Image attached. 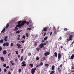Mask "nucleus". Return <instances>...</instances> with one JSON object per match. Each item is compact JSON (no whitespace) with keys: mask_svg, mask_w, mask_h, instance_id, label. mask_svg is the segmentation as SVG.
I'll use <instances>...</instances> for the list:
<instances>
[{"mask_svg":"<svg viewBox=\"0 0 74 74\" xmlns=\"http://www.w3.org/2000/svg\"><path fill=\"white\" fill-rule=\"evenodd\" d=\"M26 23V21H20L18 22V25H16V27H15V29H14V30L16 31V30H18V28L17 27H19V28H21L23 26L25 25V24Z\"/></svg>","mask_w":74,"mask_h":74,"instance_id":"nucleus-1","label":"nucleus"},{"mask_svg":"<svg viewBox=\"0 0 74 74\" xmlns=\"http://www.w3.org/2000/svg\"><path fill=\"white\" fill-rule=\"evenodd\" d=\"M36 70V68L35 67L34 68H32L31 70V73L32 74H34Z\"/></svg>","mask_w":74,"mask_h":74,"instance_id":"nucleus-2","label":"nucleus"},{"mask_svg":"<svg viewBox=\"0 0 74 74\" xmlns=\"http://www.w3.org/2000/svg\"><path fill=\"white\" fill-rule=\"evenodd\" d=\"M25 63V62L23 61L21 63V64H22V66L23 67H25L26 66V64Z\"/></svg>","mask_w":74,"mask_h":74,"instance_id":"nucleus-3","label":"nucleus"},{"mask_svg":"<svg viewBox=\"0 0 74 74\" xmlns=\"http://www.w3.org/2000/svg\"><path fill=\"white\" fill-rule=\"evenodd\" d=\"M58 60H59L60 59H61V58H62V55L60 53H58Z\"/></svg>","mask_w":74,"mask_h":74,"instance_id":"nucleus-4","label":"nucleus"},{"mask_svg":"<svg viewBox=\"0 0 74 74\" xmlns=\"http://www.w3.org/2000/svg\"><path fill=\"white\" fill-rule=\"evenodd\" d=\"M69 38L71 41L73 40V35H72L69 36Z\"/></svg>","mask_w":74,"mask_h":74,"instance_id":"nucleus-5","label":"nucleus"},{"mask_svg":"<svg viewBox=\"0 0 74 74\" xmlns=\"http://www.w3.org/2000/svg\"><path fill=\"white\" fill-rule=\"evenodd\" d=\"M44 47V46L43 45V43H41L40 45H39V47L40 48H42Z\"/></svg>","mask_w":74,"mask_h":74,"instance_id":"nucleus-6","label":"nucleus"},{"mask_svg":"<svg viewBox=\"0 0 74 74\" xmlns=\"http://www.w3.org/2000/svg\"><path fill=\"white\" fill-rule=\"evenodd\" d=\"M8 38V37L7 36H5V38L4 39L5 41V42H7L8 40L7 39V38Z\"/></svg>","mask_w":74,"mask_h":74,"instance_id":"nucleus-7","label":"nucleus"},{"mask_svg":"<svg viewBox=\"0 0 74 74\" xmlns=\"http://www.w3.org/2000/svg\"><path fill=\"white\" fill-rule=\"evenodd\" d=\"M49 55V53L48 52H46V53H44L45 56H47Z\"/></svg>","mask_w":74,"mask_h":74,"instance_id":"nucleus-8","label":"nucleus"},{"mask_svg":"<svg viewBox=\"0 0 74 74\" xmlns=\"http://www.w3.org/2000/svg\"><path fill=\"white\" fill-rule=\"evenodd\" d=\"M74 58V54H72V55L71 56V58L70 59H71V60H73V59Z\"/></svg>","mask_w":74,"mask_h":74,"instance_id":"nucleus-9","label":"nucleus"},{"mask_svg":"<svg viewBox=\"0 0 74 74\" xmlns=\"http://www.w3.org/2000/svg\"><path fill=\"white\" fill-rule=\"evenodd\" d=\"M7 51L6 50H4V51L3 52V53L4 54V55H6L7 54Z\"/></svg>","mask_w":74,"mask_h":74,"instance_id":"nucleus-10","label":"nucleus"},{"mask_svg":"<svg viewBox=\"0 0 74 74\" xmlns=\"http://www.w3.org/2000/svg\"><path fill=\"white\" fill-rule=\"evenodd\" d=\"M5 31V28H4L1 31V33H4V32Z\"/></svg>","mask_w":74,"mask_h":74,"instance_id":"nucleus-11","label":"nucleus"},{"mask_svg":"<svg viewBox=\"0 0 74 74\" xmlns=\"http://www.w3.org/2000/svg\"><path fill=\"white\" fill-rule=\"evenodd\" d=\"M1 60L2 61V62H4V58L3 57H1Z\"/></svg>","mask_w":74,"mask_h":74,"instance_id":"nucleus-12","label":"nucleus"},{"mask_svg":"<svg viewBox=\"0 0 74 74\" xmlns=\"http://www.w3.org/2000/svg\"><path fill=\"white\" fill-rule=\"evenodd\" d=\"M54 56L55 57H58V55L57 54V53L55 52L54 53Z\"/></svg>","mask_w":74,"mask_h":74,"instance_id":"nucleus-13","label":"nucleus"},{"mask_svg":"<svg viewBox=\"0 0 74 74\" xmlns=\"http://www.w3.org/2000/svg\"><path fill=\"white\" fill-rule=\"evenodd\" d=\"M29 66H30V67H31V68H32L33 67V65L32 64H29Z\"/></svg>","mask_w":74,"mask_h":74,"instance_id":"nucleus-14","label":"nucleus"},{"mask_svg":"<svg viewBox=\"0 0 74 74\" xmlns=\"http://www.w3.org/2000/svg\"><path fill=\"white\" fill-rule=\"evenodd\" d=\"M55 73V71H52L51 73H50V74H53Z\"/></svg>","mask_w":74,"mask_h":74,"instance_id":"nucleus-15","label":"nucleus"},{"mask_svg":"<svg viewBox=\"0 0 74 74\" xmlns=\"http://www.w3.org/2000/svg\"><path fill=\"white\" fill-rule=\"evenodd\" d=\"M17 46H18V48H20V47L21 46V45L20 44H17Z\"/></svg>","mask_w":74,"mask_h":74,"instance_id":"nucleus-16","label":"nucleus"},{"mask_svg":"<svg viewBox=\"0 0 74 74\" xmlns=\"http://www.w3.org/2000/svg\"><path fill=\"white\" fill-rule=\"evenodd\" d=\"M21 32H22V30L21 31H17L16 32V34L18 33H21Z\"/></svg>","mask_w":74,"mask_h":74,"instance_id":"nucleus-17","label":"nucleus"},{"mask_svg":"<svg viewBox=\"0 0 74 74\" xmlns=\"http://www.w3.org/2000/svg\"><path fill=\"white\" fill-rule=\"evenodd\" d=\"M3 41H4V40L3 39L1 40H0V43H3L4 42H3Z\"/></svg>","mask_w":74,"mask_h":74,"instance_id":"nucleus-18","label":"nucleus"},{"mask_svg":"<svg viewBox=\"0 0 74 74\" xmlns=\"http://www.w3.org/2000/svg\"><path fill=\"white\" fill-rule=\"evenodd\" d=\"M6 44V47H8V45H9V43L8 42H6L5 43Z\"/></svg>","mask_w":74,"mask_h":74,"instance_id":"nucleus-19","label":"nucleus"},{"mask_svg":"<svg viewBox=\"0 0 74 74\" xmlns=\"http://www.w3.org/2000/svg\"><path fill=\"white\" fill-rule=\"evenodd\" d=\"M58 70H59L58 71L59 73H60V72H61V70L60 69V68H59V67H58Z\"/></svg>","mask_w":74,"mask_h":74,"instance_id":"nucleus-20","label":"nucleus"},{"mask_svg":"<svg viewBox=\"0 0 74 74\" xmlns=\"http://www.w3.org/2000/svg\"><path fill=\"white\" fill-rule=\"evenodd\" d=\"M47 27L45 28V27L44 29V31H45V32H47Z\"/></svg>","mask_w":74,"mask_h":74,"instance_id":"nucleus-21","label":"nucleus"},{"mask_svg":"<svg viewBox=\"0 0 74 74\" xmlns=\"http://www.w3.org/2000/svg\"><path fill=\"white\" fill-rule=\"evenodd\" d=\"M8 26H9V24L8 23L7 24L6 26V28H8Z\"/></svg>","mask_w":74,"mask_h":74,"instance_id":"nucleus-22","label":"nucleus"},{"mask_svg":"<svg viewBox=\"0 0 74 74\" xmlns=\"http://www.w3.org/2000/svg\"><path fill=\"white\" fill-rule=\"evenodd\" d=\"M47 38H48V37L47 36L46 37L44 38V41H45V40H47Z\"/></svg>","mask_w":74,"mask_h":74,"instance_id":"nucleus-23","label":"nucleus"},{"mask_svg":"<svg viewBox=\"0 0 74 74\" xmlns=\"http://www.w3.org/2000/svg\"><path fill=\"white\" fill-rule=\"evenodd\" d=\"M55 67V66H53L52 67V69L51 70H54V68Z\"/></svg>","mask_w":74,"mask_h":74,"instance_id":"nucleus-24","label":"nucleus"},{"mask_svg":"<svg viewBox=\"0 0 74 74\" xmlns=\"http://www.w3.org/2000/svg\"><path fill=\"white\" fill-rule=\"evenodd\" d=\"M13 46H14V43H11L10 44V46L11 47H13Z\"/></svg>","mask_w":74,"mask_h":74,"instance_id":"nucleus-25","label":"nucleus"},{"mask_svg":"<svg viewBox=\"0 0 74 74\" xmlns=\"http://www.w3.org/2000/svg\"><path fill=\"white\" fill-rule=\"evenodd\" d=\"M40 66V65L38 64L36 66V68H38V67H39V66Z\"/></svg>","mask_w":74,"mask_h":74,"instance_id":"nucleus-26","label":"nucleus"},{"mask_svg":"<svg viewBox=\"0 0 74 74\" xmlns=\"http://www.w3.org/2000/svg\"><path fill=\"white\" fill-rule=\"evenodd\" d=\"M23 56H21V61H22V60H23Z\"/></svg>","mask_w":74,"mask_h":74,"instance_id":"nucleus-27","label":"nucleus"},{"mask_svg":"<svg viewBox=\"0 0 74 74\" xmlns=\"http://www.w3.org/2000/svg\"><path fill=\"white\" fill-rule=\"evenodd\" d=\"M45 66H47V67H48L49 66V65L48 64H45Z\"/></svg>","mask_w":74,"mask_h":74,"instance_id":"nucleus-28","label":"nucleus"},{"mask_svg":"<svg viewBox=\"0 0 74 74\" xmlns=\"http://www.w3.org/2000/svg\"><path fill=\"white\" fill-rule=\"evenodd\" d=\"M28 55L29 56H31V53H28Z\"/></svg>","mask_w":74,"mask_h":74,"instance_id":"nucleus-29","label":"nucleus"},{"mask_svg":"<svg viewBox=\"0 0 74 74\" xmlns=\"http://www.w3.org/2000/svg\"><path fill=\"white\" fill-rule=\"evenodd\" d=\"M21 71V69H18V73H20Z\"/></svg>","mask_w":74,"mask_h":74,"instance_id":"nucleus-30","label":"nucleus"},{"mask_svg":"<svg viewBox=\"0 0 74 74\" xmlns=\"http://www.w3.org/2000/svg\"><path fill=\"white\" fill-rule=\"evenodd\" d=\"M3 47H5V45H6V44L5 43H3Z\"/></svg>","mask_w":74,"mask_h":74,"instance_id":"nucleus-31","label":"nucleus"},{"mask_svg":"<svg viewBox=\"0 0 74 74\" xmlns=\"http://www.w3.org/2000/svg\"><path fill=\"white\" fill-rule=\"evenodd\" d=\"M31 29H32V28H28L27 29V30H31Z\"/></svg>","mask_w":74,"mask_h":74,"instance_id":"nucleus-32","label":"nucleus"},{"mask_svg":"<svg viewBox=\"0 0 74 74\" xmlns=\"http://www.w3.org/2000/svg\"><path fill=\"white\" fill-rule=\"evenodd\" d=\"M22 38H24V39H25V36L24 35H23V37H22Z\"/></svg>","mask_w":74,"mask_h":74,"instance_id":"nucleus-33","label":"nucleus"},{"mask_svg":"<svg viewBox=\"0 0 74 74\" xmlns=\"http://www.w3.org/2000/svg\"><path fill=\"white\" fill-rule=\"evenodd\" d=\"M26 37H29V34H28V33H26Z\"/></svg>","mask_w":74,"mask_h":74,"instance_id":"nucleus-34","label":"nucleus"},{"mask_svg":"<svg viewBox=\"0 0 74 74\" xmlns=\"http://www.w3.org/2000/svg\"><path fill=\"white\" fill-rule=\"evenodd\" d=\"M6 66H7V65H6V64H3V67H5Z\"/></svg>","mask_w":74,"mask_h":74,"instance_id":"nucleus-35","label":"nucleus"},{"mask_svg":"<svg viewBox=\"0 0 74 74\" xmlns=\"http://www.w3.org/2000/svg\"><path fill=\"white\" fill-rule=\"evenodd\" d=\"M23 52V49H21V53H22Z\"/></svg>","mask_w":74,"mask_h":74,"instance_id":"nucleus-36","label":"nucleus"},{"mask_svg":"<svg viewBox=\"0 0 74 74\" xmlns=\"http://www.w3.org/2000/svg\"><path fill=\"white\" fill-rule=\"evenodd\" d=\"M16 52V55H18V51H15Z\"/></svg>","mask_w":74,"mask_h":74,"instance_id":"nucleus-37","label":"nucleus"},{"mask_svg":"<svg viewBox=\"0 0 74 74\" xmlns=\"http://www.w3.org/2000/svg\"><path fill=\"white\" fill-rule=\"evenodd\" d=\"M40 66H42L43 65V63L41 62L40 64Z\"/></svg>","mask_w":74,"mask_h":74,"instance_id":"nucleus-38","label":"nucleus"},{"mask_svg":"<svg viewBox=\"0 0 74 74\" xmlns=\"http://www.w3.org/2000/svg\"><path fill=\"white\" fill-rule=\"evenodd\" d=\"M11 64H12V65L14 66V65H15V63H11Z\"/></svg>","mask_w":74,"mask_h":74,"instance_id":"nucleus-39","label":"nucleus"},{"mask_svg":"<svg viewBox=\"0 0 74 74\" xmlns=\"http://www.w3.org/2000/svg\"><path fill=\"white\" fill-rule=\"evenodd\" d=\"M64 30L65 31H67V29L66 28H65L64 29Z\"/></svg>","mask_w":74,"mask_h":74,"instance_id":"nucleus-40","label":"nucleus"},{"mask_svg":"<svg viewBox=\"0 0 74 74\" xmlns=\"http://www.w3.org/2000/svg\"><path fill=\"white\" fill-rule=\"evenodd\" d=\"M21 42H22V43H24L25 42V41L24 40H22L21 41Z\"/></svg>","mask_w":74,"mask_h":74,"instance_id":"nucleus-41","label":"nucleus"},{"mask_svg":"<svg viewBox=\"0 0 74 74\" xmlns=\"http://www.w3.org/2000/svg\"><path fill=\"white\" fill-rule=\"evenodd\" d=\"M12 62H14L13 60H11V61L10 62V63H12Z\"/></svg>","mask_w":74,"mask_h":74,"instance_id":"nucleus-42","label":"nucleus"},{"mask_svg":"<svg viewBox=\"0 0 74 74\" xmlns=\"http://www.w3.org/2000/svg\"><path fill=\"white\" fill-rule=\"evenodd\" d=\"M39 59H40V58H38V57H37V58H36V60H38Z\"/></svg>","mask_w":74,"mask_h":74,"instance_id":"nucleus-43","label":"nucleus"},{"mask_svg":"<svg viewBox=\"0 0 74 74\" xmlns=\"http://www.w3.org/2000/svg\"><path fill=\"white\" fill-rule=\"evenodd\" d=\"M37 51H40V49H40V48H38H38H37Z\"/></svg>","mask_w":74,"mask_h":74,"instance_id":"nucleus-44","label":"nucleus"},{"mask_svg":"<svg viewBox=\"0 0 74 74\" xmlns=\"http://www.w3.org/2000/svg\"><path fill=\"white\" fill-rule=\"evenodd\" d=\"M4 72H6V71H7V69H4Z\"/></svg>","mask_w":74,"mask_h":74,"instance_id":"nucleus-45","label":"nucleus"},{"mask_svg":"<svg viewBox=\"0 0 74 74\" xmlns=\"http://www.w3.org/2000/svg\"><path fill=\"white\" fill-rule=\"evenodd\" d=\"M18 60V59L17 58H16L15 59V62H16Z\"/></svg>","mask_w":74,"mask_h":74,"instance_id":"nucleus-46","label":"nucleus"},{"mask_svg":"<svg viewBox=\"0 0 74 74\" xmlns=\"http://www.w3.org/2000/svg\"><path fill=\"white\" fill-rule=\"evenodd\" d=\"M42 59H43V60H46V59L45 58V57H44L42 58Z\"/></svg>","mask_w":74,"mask_h":74,"instance_id":"nucleus-47","label":"nucleus"},{"mask_svg":"<svg viewBox=\"0 0 74 74\" xmlns=\"http://www.w3.org/2000/svg\"><path fill=\"white\" fill-rule=\"evenodd\" d=\"M2 50V48L0 47V51Z\"/></svg>","mask_w":74,"mask_h":74,"instance_id":"nucleus-48","label":"nucleus"},{"mask_svg":"<svg viewBox=\"0 0 74 74\" xmlns=\"http://www.w3.org/2000/svg\"><path fill=\"white\" fill-rule=\"evenodd\" d=\"M45 35H46V32H45L44 34V36H45Z\"/></svg>","mask_w":74,"mask_h":74,"instance_id":"nucleus-49","label":"nucleus"},{"mask_svg":"<svg viewBox=\"0 0 74 74\" xmlns=\"http://www.w3.org/2000/svg\"><path fill=\"white\" fill-rule=\"evenodd\" d=\"M52 32H50V36H51V35H52Z\"/></svg>","mask_w":74,"mask_h":74,"instance_id":"nucleus-50","label":"nucleus"},{"mask_svg":"<svg viewBox=\"0 0 74 74\" xmlns=\"http://www.w3.org/2000/svg\"><path fill=\"white\" fill-rule=\"evenodd\" d=\"M67 41L68 42V41H70V39H67Z\"/></svg>","mask_w":74,"mask_h":74,"instance_id":"nucleus-51","label":"nucleus"},{"mask_svg":"<svg viewBox=\"0 0 74 74\" xmlns=\"http://www.w3.org/2000/svg\"><path fill=\"white\" fill-rule=\"evenodd\" d=\"M20 37L21 36H20V35H18V38H20Z\"/></svg>","mask_w":74,"mask_h":74,"instance_id":"nucleus-52","label":"nucleus"},{"mask_svg":"<svg viewBox=\"0 0 74 74\" xmlns=\"http://www.w3.org/2000/svg\"><path fill=\"white\" fill-rule=\"evenodd\" d=\"M9 68V66H7L6 67V69H8Z\"/></svg>","mask_w":74,"mask_h":74,"instance_id":"nucleus-53","label":"nucleus"},{"mask_svg":"<svg viewBox=\"0 0 74 74\" xmlns=\"http://www.w3.org/2000/svg\"><path fill=\"white\" fill-rule=\"evenodd\" d=\"M26 23L27 25H29V22H27Z\"/></svg>","mask_w":74,"mask_h":74,"instance_id":"nucleus-54","label":"nucleus"},{"mask_svg":"<svg viewBox=\"0 0 74 74\" xmlns=\"http://www.w3.org/2000/svg\"><path fill=\"white\" fill-rule=\"evenodd\" d=\"M8 74H11V72H10V71H9V72H8Z\"/></svg>","mask_w":74,"mask_h":74,"instance_id":"nucleus-55","label":"nucleus"},{"mask_svg":"<svg viewBox=\"0 0 74 74\" xmlns=\"http://www.w3.org/2000/svg\"><path fill=\"white\" fill-rule=\"evenodd\" d=\"M10 55H11V53H9L8 54V56H10Z\"/></svg>","mask_w":74,"mask_h":74,"instance_id":"nucleus-56","label":"nucleus"},{"mask_svg":"<svg viewBox=\"0 0 74 74\" xmlns=\"http://www.w3.org/2000/svg\"><path fill=\"white\" fill-rule=\"evenodd\" d=\"M43 45H46V43H43Z\"/></svg>","mask_w":74,"mask_h":74,"instance_id":"nucleus-57","label":"nucleus"},{"mask_svg":"<svg viewBox=\"0 0 74 74\" xmlns=\"http://www.w3.org/2000/svg\"><path fill=\"white\" fill-rule=\"evenodd\" d=\"M62 67V64H61L60 65V67Z\"/></svg>","mask_w":74,"mask_h":74,"instance_id":"nucleus-58","label":"nucleus"},{"mask_svg":"<svg viewBox=\"0 0 74 74\" xmlns=\"http://www.w3.org/2000/svg\"><path fill=\"white\" fill-rule=\"evenodd\" d=\"M72 69H73V70H74V67H72L71 68Z\"/></svg>","mask_w":74,"mask_h":74,"instance_id":"nucleus-59","label":"nucleus"},{"mask_svg":"<svg viewBox=\"0 0 74 74\" xmlns=\"http://www.w3.org/2000/svg\"><path fill=\"white\" fill-rule=\"evenodd\" d=\"M59 39H60V40H62V37H60L59 38Z\"/></svg>","mask_w":74,"mask_h":74,"instance_id":"nucleus-60","label":"nucleus"},{"mask_svg":"<svg viewBox=\"0 0 74 74\" xmlns=\"http://www.w3.org/2000/svg\"><path fill=\"white\" fill-rule=\"evenodd\" d=\"M42 42H44V40H42Z\"/></svg>","mask_w":74,"mask_h":74,"instance_id":"nucleus-61","label":"nucleus"},{"mask_svg":"<svg viewBox=\"0 0 74 74\" xmlns=\"http://www.w3.org/2000/svg\"><path fill=\"white\" fill-rule=\"evenodd\" d=\"M17 39L18 40H20V38H18Z\"/></svg>","mask_w":74,"mask_h":74,"instance_id":"nucleus-62","label":"nucleus"},{"mask_svg":"<svg viewBox=\"0 0 74 74\" xmlns=\"http://www.w3.org/2000/svg\"><path fill=\"white\" fill-rule=\"evenodd\" d=\"M60 47H61V48H63V46H60Z\"/></svg>","mask_w":74,"mask_h":74,"instance_id":"nucleus-63","label":"nucleus"},{"mask_svg":"<svg viewBox=\"0 0 74 74\" xmlns=\"http://www.w3.org/2000/svg\"><path fill=\"white\" fill-rule=\"evenodd\" d=\"M18 58H20V56L19 55H18Z\"/></svg>","mask_w":74,"mask_h":74,"instance_id":"nucleus-64","label":"nucleus"}]
</instances>
